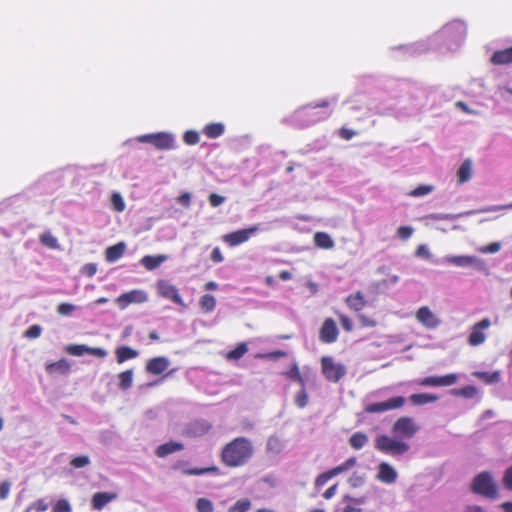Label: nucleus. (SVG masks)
<instances>
[{"mask_svg":"<svg viewBox=\"0 0 512 512\" xmlns=\"http://www.w3.org/2000/svg\"><path fill=\"white\" fill-rule=\"evenodd\" d=\"M254 455L253 443L250 439L240 436L226 443L220 452L221 462L230 468L246 465Z\"/></svg>","mask_w":512,"mask_h":512,"instance_id":"f257e3e1","label":"nucleus"},{"mask_svg":"<svg viewBox=\"0 0 512 512\" xmlns=\"http://www.w3.org/2000/svg\"><path fill=\"white\" fill-rule=\"evenodd\" d=\"M471 491L488 499H496L499 495L498 485L489 471L480 472L473 478Z\"/></svg>","mask_w":512,"mask_h":512,"instance_id":"f03ea898","label":"nucleus"},{"mask_svg":"<svg viewBox=\"0 0 512 512\" xmlns=\"http://www.w3.org/2000/svg\"><path fill=\"white\" fill-rule=\"evenodd\" d=\"M375 448L384 454L399 456L408 452L410 446L406 442L382 434L376 437Z\"/></svg>","mask_w":512,"mask_h":512,"instance_id":"7ed1b4c3","label":"nucleus"},{"mask_svg":"<svg viewBox=\"0 0 512 512\" xmlns=\"http://www.w3.org/2000/svg\"><path fill=\"white\" fill-rule=\"evenodd\" d=\"M321 371L328 381L335 383L346 374L345 366L336 363L330 356H323L321 358Z\"/></svg>","mask_w":512,"mask_h":512,"instance_id":"20e7f679","label":"nucleus"},{"mask_svg":"<svg viewBox=\"0 0 512 512\" xmlns=\"http://www.w3.org/2000/svg\"><path fill=\"white\" fill-rule=\"evenodd\" d=\"M418 430L419 427L414 420L407 416L398 418L392 426V433L398 438L410 439Z\"/></svg>","mask_w":512,"mask_h":512,"instance_id":"39448f33","label":"nucleus"},{"mask_svg":"<svg viewBox=\"0 0 512 512\" xmlns=\"http://www.w3.org/2000/svg\"><path fill=\"white\" fill-rule=\"evenodd\" d=\"M139 142L151 143L159 150H169L174 147V138L169 133L146 134L137 138Z\"/></svg>","mask_w":512,"mask_h":512,"instance_id":"423d86ee","label":"nucleus"},{"mask_svg":"<svg viewBox=\"0 0 512 512\" xmlns=\"http://www.w3.org/2000/svg\"><path fill=\"white\" fill-rule=\"evenodd\" d=\"M356 464V458L350 457L346 461H344L342 464L326 471L321 474H319L315 479V486L316 488H320L324 486L331 478L351 469Z\"/></svg>","mask_w":512,"mask_h":512,"instance_id":"0eeeda50","label":"nucleus"},{"mask_svg":"<svg viewBox=\"0 0 512 512\" xmlns=\"http://www.w3.org/2000/svg\"><path fill=\"white\" fill-rule=\"evenodd\" d=\"M258 230L259 227L255 225L225 234L222 239L230 247H235L248 241Z\"/></svg>","mask_w":512,"mask_h":512,"instance_id":"6e6552de","label":"nucleus"},{"mask_svg":"<svg viewBox=\"0 0 512 512\" xmlns=\"http://www.w3.org/2000/svg\"><path fill=\"white\" fill-rule=\"evenodd\" d=\"M459 375L450 373L443 376H427L418 381L424 387H448L457 383Z\"/></svg>","mask_w":512,"mask_h":512,"instance_id":"1a4fd4ad","label":"nucleus"},{"mask_svg":"<svg viewBox=\"0 0 512 512\" xmlns=\"http://www.w3.org/2000/svg\"><path fill=\"white\" fill-rule=\"evenodd\" d=\"M339 331L332 318H326L319 331V339L323 343L331 344L337 341Z\"/></svg>","mask_w":512,"mask_h":512,"instance_id":"9d476101","label":"nucleus"},{"mask_svg":"<svg viewBox=\"0 0 512 512\" xmlns=\"http://www.w3.org/2000/svg\"><path fill=\"white\" fill-rule=\"evenodd\" d=\"M490 325L491 322L488 318H484L481 321L474 324L471 329V333L468 337V343L471 346H478L482 344L486 339V335L483 332V330L489 328Z\"/></svg>","mask_w":512,"mask_h":512,"instance_id":"9b49d317","label":"nucleus"},{"mask_svg":"<svg viewBox=\"0 0 512 512\" xmlns=\"http://www.w3.org/2000/svg\"><path fill=\"white\" fill-rule=\"evenodd\" d=\"M158 294L166 299L173 301L176 304H182V298L178 289L166 280H159L156 284Z\"/></svg>","mask_w":512,"mask_h":512,"instance_id":"f8f14e48","label":"nucleus"},{"mask_svg":"<svg viewBox=\"0 0 512 512\" xmlns=\"http://www.w3.org/2000/svg\"><path fill=\"white\" fill-rule=\"evenodd\" d=\"M416 319L429 329H434L439 325V320L427 306H422L417 310Z\"/></svg>","mask_w":512,"mask_h":512,"instance_id":"ddd939ff","label":"nucleus"},{"mask_svg":"<svg viewBox=\"0 0 512 512\" xmlns=\"http://www.w3.org/2000/svg\"><path fill=\"white\" fill-rule=\"evenodd\" d=\"M377 479L383 483L391 484L397 479L396 470L387 462L378 465Z\"/></svg>","mask_w":512,"mask_h":512,"instance_id":"4468645a","label":"nucleus"},{"mask_svg":"<svg viewBox=\"0 0 512 512\" xmlns=\"http://www.w3.org/2000/svg\"><path fill=\"white\" fill-rule=\"evenodd\" d=\"M169 360L165 357H154L146 364V371L152 375H160L169 367Z\"/></svg>","mask_w":512,"mask_h":512,"instance_id":"2eb2a0df","label":"nucleus"},{"mask_svg":"<svg viewBox=\"0 0 512 512\" xmlns=\"http://www.w3.org/2000/svg\"><path fill=\"white\" fill-rule=\"evenodd\" d=\"M117 498V494L113 492H98L92 496L91 507L94 510H102L108 503Z\"/></svg>","mask_w":512,"mask_h":512,"instance_id":"dca6fc26","label":"nucleus"},{"mask_svg":"<svg viewBox=\"0 0 512 512\" xmlns=\"http://www.w3.org/2000/svg\"><path fill=\"white\" fill-rule=\"evenodd\" d=\"M184 445L181 442L169 441L159 445L155 450V455L159 458H165L170 454L181 451Z\"/></svg>","mask_w":512,"mask_h":512,"instance_id":"f3484780","label":"nucleus"},{"mask_svg":"<svg viewBox=\"0 0 512 512\" xmlns=\"http://www.w3.org/2000/svg\"><path fill=\"white\" fill-rule=\"evenodd\" d=\"M346 305L355 312H360L367 304L361 291L350 294L345 299Z\"/></svg>","mask_w":512,"mask_h":512,"instance_id":"a211bd4d","label":"nucleus"},{"mask_svg":"<svg viewBox=\"0 0 512 512\" xmlns=\"http://www.w3.org/2000/svg\"><path fill=\"white\" fill-rule=\"evenodd\" d=\"M490 61L493 65H508L512 63V47L495 51Z\"/></svg>","mask_w":512,"mask_h":512,"instance_id":"6ab92c4d","label":"nucleus"},{"mask_svg":"<svg viewBox=\"0 0 512 512\" xmlns=\"http://www.w3.org/2000/svg\"><path fill=\"white\" fill-rule=\"evenodd\" d=\"M70 368H71L70 363L64 358H62L56 362L48 363L46 365V371L50 375L67 374V373H69Z\"/></svg>","mask_w":512,"mask_h":512,"instance_id":"aec40b11","label":"nucleus"},{"mask_svg":"<svg viewBox=\"0 0 512 512\" xmlns=\"http://www.w3.org/2000/svg\"><path fill=\"white\" fill-rule=\"evenodd\" d=\"M224 132L225 126L220 122L209 123L202 129V133L209 139L218 138L223 135Z\"/></svg>","mask_w":512,"mask_h":512,"instance_id":"412c9836","label":"nucleus"},{"mask_svg":"<svg viewBox=\"0 0 512 512\" xmlns=\"http://www.w3.org/2000/svg\"><path fill=\"white\" fill-rule=\"evenodd\" d=\"M166 260V255H146L140 262L147 270L151 271L158 268Z\"/></svg>","mask_w":512,"mask_h":512,"instance_id":"4be33fe9","label":"nucleus"},{"mask_svg":"<svg viewBox=\"0 0 512 512\" xmlns=\"http://www.w3.org/2000/svg\"><path fill=\"white\" fill-rule=\"evenodd\" d=\"M410 402L413 405L416 406H422L428 403H434L438 400V396L435 394H429V393H417L412 394L409 397Z\"/></svg>","mask_w":512,"mask_h":512,"instance_id":"5701e85b","label":"nucleus"},{"mask_svg":"<svg viewBox=\"0 0 512 512\" xmlns=\"http://www.w3.org/2000/svg\"><path fill=\"white\" fill-rule=\"evenodd\" d=\"M183 474L187 476H201L204 474L220 475V468L216 465H212L204 468H188L183 470Z\"/></svg>","mask_w":512,"mask_h":512,"instance_id":"b1692460","label":"nucleus"},{"mask_svg":"<svg viewBox=\"0 0 512 512\" xmlns=\"http://www.w3.org/2000/svg\"><path fill=\"white\" fill-rule=\"evenodd\" d=\"M210 429L211 425L208 422H194L188 429L187 434L193 437H201L206 435Z\"/></svg>","mask_w":512,"mask_h":512,"instance_id":"393cba45","label":"nucleus"},{"mask_svg":"<svg viewBox=\"0 0 512 512\" xmlns=\"http://www.w3.org/2000/svg\"><path fill=\"white\" fill-rule=\"evenodd\" d=\"M314 244L322 249H332L334 241L329 234L325 232H317L314 234Z\"/></svg>","mask_w":512,"mask_h":512,"instance_id":"a878e982","label":"nucleus"},{"mask_svg":"<svg viewBox=\"0 0 512 512\" xmlns=\"http://www.w3.org/2000/svg\"><path fill=\"white\" fill-rule=\"evenodd\" d=\"M472 176V162L465 160L457 172L458 183L463 184L470 180Z\"/></svg>","mask_w":512,"mask_h":512,"instance_id":"bb28decb","label":"nucleus"},{"mask_svg":"<svg viewBox=\"0 0 512 512\" xmlns=\"http://www.w3.org/2000/svg\"><path fill=\"white\" fill-rule=\"evenodd\" d=\"M124 251L125 244L123 242L108 247L106 250V260L109 262H114L124 254Z\"/></svg>","mask_w":512,"mask_h":512,"instance_id":"cd10ccee","label":"nucleus"},{"mask_svg":"<svg viewBox=\"0 0 512 512\" xmlns=\"http://www.w3.org/2000/svg\"><path fill=\"white\" fill-rule=\"evenodd\" d=\"M367 443L368 436L364 432H355L349 438V444L355 450L362 449Z\"/></svg>","mask_w":512,"mask_h":512,"instance_id":"c85d7f7f","label":"nucleus"},{"mask_svg":"<svg viewBox=\"0 0 512 512\" xmlns=\"http://www.w3.org/2000/svg\"><path fill=\"white\" fill-rule=\"evenodd\" d=\"M447 261L455 266L464 267L475 263L477 258L474 256H451L447 258Z\"/></svg>","mask_w":512,"mask_h":512,"instance_id":"c756f323","label":"nucleus"},{"mask_svg":"<svg viewBox=\"0 0 512 512\" xmlns=\"http://www.w3.org/2000/svg\"><path fill=\"white\" fill-rule=\"evenodd\" d=\"M248 351V347L246 343H239L234 349L230 350L226 354L227 360H239L242 358Z\"/></svg>","mask_w":512,"mask_h":512,"instance_id":"7c9ffc66","label":"nucleus"},{"mask_svg":"<svg viewBox=\"0 0 512 512\" xmlns=\"http://www.w3.org/2000/svg\"><path fill=\"white\" fill-rule=\"evenodd\" d=\"M199 305L205 313H210L216 306L215 297L210 294H205L200 298Z\"/></svg>","mask_w":512,"mask_h":512,"instance_id":"2f4dec72","label":"nucleus"},{"mask_svg":"<svg viewBox=\"0 0 512 512\" xmlns=\"http://www.w3.org/2000/svg\"><path fill=\"white\" fill-rule=\"evenodd\" d=\"M251 505V501L248 498L239 499L228 509V512H248L251 509Z\"/></svg>","mask_w":512,"mask_h":512,"instance_id":"473e14b6","label":"nucleus"},{"mask_svg":"<svg viewBox=\"0 0 512 512\" xmlns=\"http://www.w3.org/2000/svg\"><path fill=\"white\" fill-rule=\"evenodd\" d=\"M452 394L455 396H461L464 398H473L477 394V389H476V387H474L472 385H468V386L462 387L460 389L452 390Z\"/></svg>","mask_w":512,"mask_h":512,"instance_id":"72a5a7b5","label":"nucleus"},{"mask_svg":"<svg viewBox=\"0 0 512 512\" xmlns=\"http://www.w3.org/2000/svg\"><path fill=\"white\" fill-rule=\"evenodd\" d=\"M473 375L487 384L495 383L499 380V374L497 372L488 373V372H480L476 371Z\"/></svg>","mask_w":512,"mask_h":512,"instance_id":"f704fd0d","label":"nucleus"},{"mask_svg":"<svg viewBox=\"0 0 512 512\" xmlns=\"http://www.w3.org/2000/svg\"><path fill=\"white\" fill-rule=\"evenodd\" d=\"M148 300V294L144 290H131L130 291V304H141Z\"/></svg>","mask_w":512,"mask_h":512,"instance_id":"c9c22d12","label":"nucleus"},{"mask_svg":"<svg viewBox=\"0 0 512 512\" xmlns=\"http://www.w3.org/2000/svg\"><path fill=\"white\" fill-rule=\"evenodd\" d=\"M405 398L403 396L392 397L385 402L386 407L389 410H395L401 408L405 404Z\"/></svg>","mask_w":512,"mask_h":512,"instance_id":"e433bc0d","label":"nucleus"},{"mask_svg":"<svg viewBox=\"0 0 512 512\" xmlns=\"http://www.w3.org/2000/svg\"><path fill=\"white\" fill-rule=\"evenodd\" d=\"M40 242L43 245H45L49 248H52V249H55L58 247L57 239L50 232H45V233L41 234Z\"/></svg>","mask_w":512,"mask_h":512,"instance_id":"4c0bfd02","label":"nucleus"},{"mask_svg":"<svg viewBox=\"0 0 512 512\" xmlns=\"http://www.w3.org/2000/svg\"><path fill=\"white\" fill-rule=\"evenodd\" d=\"M65 351L68 354L73 355V356H82L88 352V347L85 345L73 344V345H68L65 348Z\"/></svg>","mask_w":512,"mask_h":512,"instance_id":"58836bf2","label":"nucleus"},{"mask_svg":"<svg viewBox=\"0 0 512 512\" xmlns=\"http://www.w3.org/2000/svg\"><path fill=\"white\" fill-rule=\"evenodd\" d=\"M89 464H90V458L87 455H80V456L73 457L70 461V465L76 469L86 467Z\"/></svg>","mask_w":512,"mask_h":512,"instance_id":"ea45409f","label":"nucleus"},{"mask_svg":"<svg viewBox=\"0 0 512 512\" xmlns=\"http://www.w3.org/2000/svg\"><path fill=\"white\" fill-rule=\"evenodd\" d=\"M198 512H213V503L207 498H199L196 502Z\"/></svg>","mask_w":512,"mask_h":512,"instance_id":"a19ab883","label":"nucleus"},{"mask_svg":"<svg viewBox=\"0 0 512 512\" xmlns=\"http://www.w3.org/2000/svg\"><path fill=\"white\" fill-rule=\"evenodd\" d=\"M501 481L506 490L512 491V465L504 470Z\"/></svg>","mask_w":512,"mask_h":512,"instance_id":"79ce46f5","label":"nucleus"},{"mask_svg":"<svg viewBox=\"0 0 512 512\" xmlns=\"http://www.w3.org/2000/svg\"><path fill=\"white\" fill-rule=\"evenodd\" d=\"M294 402L297 407L304 408L308 403V395L305 388H301L299 392L296 393Z\"/></svg>","mask_w":512,"mask_h":512,"instance_id":"37998d69","label":"nucleus"},{"mask_svg":"<svg viewBox=\"0 0 512 512\" xmlns=\"http://www.w3.org/2000/svg\"><path fill=\"white\" fill-rule=\"evenodd\" d=\"M365 411L367 413H382V412H386L388 411L387 407H386V404L385 402H377V403H371V404H368L366 407H365Z\"/></svg>","mask_w":512,"mask_h":512,"instance_id":"c03bdc74","label":"nucleus"},{"mask_svg":"<svg viewBox=\"0 0 512 512\" xmlns=\"http://www.w3.org/2000/svg\"><path fill=\"white\" fill-rule=\"evenodd\" d=\"M52 512H72V507L68 500L59 499L53 506Z\"/></svg>","mask_w":512,"mask_h":512,"instance_id":"a18cd8bd","label":"nucleus"},{"mask_svg":"<svg viewBox=\"0 0 512 512\" xmlns=\"http://www.w3.org/2000/svg\"><path fill=\"white\" fill-rule=\"evenodd\" d=\"M433 191V186L431 185H419L415 189H413L409 195L412 197H420L427 195Z\"/></svg>","mask_w":512,"mask_h":512,"instance_id":"49530a36","label":"nucleus"},{"mask_svg":"<svg viewBox=\"0 0 512 512\" xmlns=\"http://www.w3.org/2000/svg\"><path fill=\"white\" fill-rule=\"evenodd\" d=\"M29 506L34 512H45L49 508V503L45 499L41 498L37 499Z\"/></svg>","mask_w":512,"mask_h":512,"instance_id":"de8ad7c7","label":"nucleus"},{"mask_svg":"<svg viewBox=\"0 0 512 512\" xmlns=\"http://www.w3.org/2000/svg\"><path fill=\"white\" fill-rule=\"evenodd\" d=\"M183 139L188 145H196L199 142V134L196 131H186Z\"/></svg>","mask_w":512,"mask_h":512,"instance_id":"09e8293b","label":"nucleus"},{"mask_svg":"<svg viewBox=\"0 0 512 512\" xmlns=\"http://www.w3.org/2000/svg\"><path fill=\"white\" fill-rule=\"evenodd\" d=\"M42 328L39 325L30 326L24 333V336L29 339L38 338L41 335Z\"/></svg>","mask_w":512,"mask_h":512,"instance_id":"8fccbe9b","label":"nucleus"},{"mask_svg":"<svg viewBox=\"0 0 512 512\" xmlns=\"http://www.w3.org/2000/svg\"><path fill=\"white\" fill-rule=\"evenodd\" d=\"M111 202L116 211H123L125 209V203L119 194L114 193L111 197Z\"/></svg>","mask_w":512,"mask_h":512,"instance_id":"3c124183","label":"nucleus"},{"mask_svg":"<svg viewBox=\"0 0 512 512\" xmlns=\"http://www.w3.org/2000/svg\"><path fill=\"white\" fill-rule=\"evenodd\" d=\"M116 357L118 363L128 360V346H120L116 349Z\"/></svg>","mask_w":512,"mask_h":512,"instance_id":"603ef678","label":"nucleus"},{"mask_svg":"<svg viewBox=\"0 0 512 512\" xmlns=\"http://www.w3.org/2000/svg\"><path fill=\"white\" fill-rule=\"evenodd\" d=\"M75 307L70 304V303H60L57 307V312L60 314V315H69L71 314L73 311H74Z\"/></svg>","mask_w":512,"mask_h":512,"instance_id":"864d4df0","label":"nucleus"},{"mask_svg":"<svg viewBox=\"0 0 512 512\" xmlns=\"http://www.w3.org/2000/svg\"><path fill=\"white\" fill-rule=\"evenodd\" d=\"M413 229L409 226H401L397 230V235L402 240H407L411 237Z\"/></svg>","mask_w":512,"mask_h":512,"instance_id":"5fc2aeb1","label":"nucleus"},{"mask_svg":"<svg viewBox=\"0 0 512 512\" xmlns=\"http://www.w3.org/2000/svg\"><path fill=\"white\" fill-rule=\"evenodd\" d=\"M339 321H340L342 328L345 331L351 332L353 330L352 321L348 316H346L344 314H339Z\"/></svg>","mask_w":512,"mask_h":512,"instance_id":"6e6d98bb","label":"nucleus"},{"mask_svg":"<svg viewBox=\"0 0 512 512\" xmlns=\"http://www.w3.org/2000/svg\"><path fill=\"white\" fill-rule=\"evenodd\" d=\"M358 319L362 327H375L377 325V321L375 319L364 314L358 315Z\"/></svg>","mask_w":512,"mask_h":512,"instance_id":"4d7b16f0","label":"nucleus"},{"mask_svg":"<svg viewBox=\"0 0 512 512\" xmlns=\"http://www.w3.org/2000/svg\"><path fill=\"white\" fill-rule=\"evenodd\" d=\"M281 443L277 437H270L267 441V450L273 452L280 451Z\"/></svg>","mask_w":512,"mask_h":512,"instance_id":"13d9d810","label":"nucleus"},{"mask_svg":"<svg viewBox=\"0 0 512 512\" xmlns=\"http://www.w3.org/2000/svg\"><path fill=\"white\" fill-rule=\"evenodd\" d=\"M357 134L356 131L354 130H351L349 128H346V127H342L339 132H338V135L341 139L343 140H350L352 139L355 135Z\"/></svg>","mask_w":512,"mask_h":512,"instance_id":"bf43d9fd","label":"nucleus"},{"mask_svg":"<svg viewBox=\"0 0 512 512\" xmlns=\"http://www.w3.org/2000/svg\"><path fill=\"white\" fill-rule=\"evenodd\" d=\"M285 375L290 380L295 381L301 375L298 365L296 363H293L291 368L285 373Z\"/></svg>","mask_w":512,"mask_h":512,"instance_id":"052dcab7","label":"nucleus"},{"mask_svg":"<svg viewBox=\"0 0 512 512\" xmlns=\"http://www.w3.org/2000/svg\"><path fill=\"white\" fill-rule=\"evenodd\" d=\"M225 201V198L219 194L212 193L209 196V203L212 207H218Z\"/></svg>","mask_w":512,"mask_h":512,"instance_id":"680f3d73","label":"nucleus"},{"mask_svg":"<svg viewBox=\"0 0 512 512\" xmlns=\"http://www.w3.org/2000/svg\"><path fill=\"white\" fill-rule=\"evenodd\" d=\"M501 249V244L499 242H493L489 245L480 249L482 253H496Z\"/></svg>","mask_w":512,"mask_h":512,"instance_id":"e2e57ef3","label":"nucleus"},{"mask_svg":"<svg viewBox=\"0 0 512 512\" xmlns=\"http://www.w3.org/2000/svg\"><path fill=\"white\" fill-rule=\"evenodd\" d=\"M10 488L11 484L8 481H4L0 484V499L4 500L8 497Z\"/></svg>","mask_w":512,"mask_h":512,"instance_id":"0e129e2a","label":"nucleus"},{"mask_svg":"<svg viewBox=\"0 0 512 512\" xmlns=\"http://www.w3.org/2000/svg\"><path fill=\"white\" fill-rule=\"evenodd\" d=\"M210 258L214 263H220L223 261L224 258L219 247H215L213 249Z\"/></svg>","mask_w":512,"mask_h":512,"instance_id":"69168bd1","label":"nucleus"},{"mask_svg":"<svg viewBox=\"0 0 512 512\" xmlns=\"http://www.w3.org/2000/svg\"><path fill=\"white\" fill-rule=\"evenodd\" d=\"M177 201L181 205L188 207L191 202V195L188 192H184L178 196Z\"/></svg>","mask_w":512,"mask_h":512,"instance_id":"338daca9","label":"nucleus"},{"mask_svg":"<svg viewBox=\"0 0 512 512\" xmlns=\"http://www.w3.org/2000/svg\"><path fill=\"white\" fill-rule=\"evenodd\" d=\"M97 271L96 265L89 263L83 267V273L89 277L93 276Z\"/></svg>","mask_w":512,"mask_h":512,"instance_id":"774afa93","label":"nucleus"}]
</instances>
